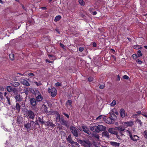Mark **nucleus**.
I'll return each instance as SVG.
<instances>
[{
    "instance_id": "1",
    "label": "nucleus",
    "mask_w": 147,
    "mask_h": 147,
    "mask_svg": "<svg viewBox=\"0 0 147 147\" xmlns=\"http://www.w3.org/2000/svg\"><path fill=\"white\" fill-rule=\"evenodd\" d=\"M93 125V126L90 127V129L94 132L99 133L100 131H104L106 129V127L102 125H99L96 126L95 124H94Z\"/></svg>"
},
{
    "instance_id": "2",
    "label": "nucleus",
    "mask_w": 147,
    "mask_h": 147,
    "mask_svg": "<svg viewBox=\"0 0 147 147\" xmlns=\"http://www.w3.org/2000/svg\"><path fill=\"white\" fill-rule=\"evenodd\" d=\"M126 131L128 133L129 136L131 139L134 141H137L139 139V137L136 135H134L132 136L130 131L128 130H127Z\"/></svg>"
},
{
    "instance_id": "3",
    "label": "nucleus",
    "mask_w": 147,
    "mask_h": 147,
    "mask_svg": "<svg viewBox=\"0 0 147 147\" xmlns=\"http://www.w3.org/2000/svg\"><path fill=\"white\" fill-rule=\"evenodd\" d=\"M48 91L49 92L51 93V95L53 97H55L57 94V90L55 88H52V89L49 88Z\"/></svg>"
},
{
    "instance_id": "4",
    "label": "nucleus",
    "mask_w": 147,
    "mask_h": 147,
    "mask_svg": "<svg viewBox=\"0 0 147 147\" xmlns=\"http://www.w3.org/2000/svg\"><path fill=\"white\" fill-rule=\"evenodd\" d=\"M70 129L72 133L76 137H78V132L77 128L73 126H71Z\"/></svg>"
},
{
    "instance_id": "5",
    "label": "nucleus",
    "mask_w": 147,
    "mask_h": 147,
    "mask_svg": "<svg viewBox=\"0 0 147 147\" xmlns=\"http://www.w3.org/2000/svg\"><path fill=\"white\" fill-rule=\"evenodd\" d=\"M79 142L81 143L82 145L84 146L85 147H90L89 146L90 144V142L88 140L82 141L80 140Z\"/></svg>"
},
{
    "instance_id": "6",
    "label": "nucleus",
    "mask_w": 147,
    "mask_h": 147,
    "mask_svg": "<svg viewBox=\"0 0 147 147\" xmlns=\"http://www.w3.org/2000/svg\"><path fill=\"white\" fill-rule=\"evenodd\" d=\"M27 117L30 119H33L35 117L34 113L31 111H29L27 112Z\"/></svg>"
},
{
    "instance_id": "7",
    "label": "nucleus",
    "mask_w": 147,
    "mask_h": 147,
    "mask_svg": "<svg viewBox=\"0 0 147 147\" xmlns=\"http://www.w3.org/2000/svg\"><path fill=\"white\" fill-rule=\"evenodd\" d=\"M20 81L21 83L27 86H30V84L29 82L26 80L24 79L21 78L20 79Z\"/></svg>"
},
{
    "instance_id": "8",
    "label": "nucleus",
    "mask_w": 147,
    "mask_h": 147,
    "mask_svg": "<svg viewBox=\"0 0 147 147\" xmlns=\"http://www.w3.org/2000/svg\"><path fill=\"white\" fill-rule=\"evenodd\" d=\"M38 95L36 97V101L40 102L43 99L42 96L41 95L40 93L38 92Z\"/></svg>"
},
{
    "instance_id": "9",
    "label": "nucleus",
    "mask_w": 147,
    "mask_h": 147,
    "mask_svg": "<svg viewBox=\"0 0 147 147\" xmlns=\"http://www.w3.org/2000/svg\"><path fill=\"white\" fill-rule=\"evenodd\" d=\"M82 128L83 131L85 133H87L88 134L90 135L91 134V132L89 131V129L87 127L85 126H83Z\"/></svg>"
},
{
    "instance_id": "10",
    "label": "nucleus",
    "mask_w": 147,
    "mask_h": 147,
    "mask_svg": "<svg viewBox=\"0 0 147 147\" xmlns=\"http://www.w3.org/2000/svg\"><path fill=\"white\" fill-rule=\"evenodd\" d=\"M116 129H117L115 128H110L108 130V131L111 134L117 135V132L115 131Z\"/></svg>"
},
{
    "instance_id": "11",
    "label": "nucleus",
    "mask_w": 147,
    "mask_h": 147,
    "mask_svg": "<svg viewBox=\"0 0 147 147\" xmlns=\"http://www.w3.org/2000/svg\"><path fill=\"white\" fill-rule=\"evenodd\" d=\"M30 102L31 104L33 106H35L36 105V100L33 98H31L30 99Z\"/></svg>"
},
{
    "instance_id": "12",
    "label": "nucleus",
    "mask_w": 147,
    "mask_h": 147,
    "mask_svg": "<svg viewBox=\"0 0 147 147\" xmlns=\"http://www.w3.org/2000/svg\"><path fill=\"white\" fill-rule=\"evenodd\" d=\"M42 109L43 113H45L47 114H48L49 112L47 110V108L46 105L43 104L42 105Z\"/></svg>"
},
{
    "instance_id": "13",
    "label": "nucleus",
    "mask_w": 147,
    "mask_h": 147,
    "mask_svg": "<svg viewBox=\"0 0 147 147\" xmlns=\"http://www.w3.org/2000/svg\"><path fill=\"white\" fill-rule=\"evenodd\" d=\"M34 123V122L33 121H31L30 123L25 124H24V127L27 129H29L31 127V124Z\"/></svg>"
},
{
    "instance_id": "14",
    "label": "nucleus",
    "mask_w": 147,
    "mask_h": 147,
    "mask_svg": "<svg viewBox=\"0 0 147 147\" xmlns=\"http://www.w3.org/2000/svg\"><path fill=\"white\" fill-rule=\"evenodd\" d=\"M58 121H59L62 124L65 125L67 126V125L66 124V122L64 120L63 118L61 117Z\"/></svg>"
},
{
    "instance_id": "15",
    "label": "nucleus",
    "mask_w": 147,
    "mask_h": 147,
    "mask_svg": "<svg viewBox=\"0 0 147 147\" xmlns=\"http://www.w3.org/2000/svg\"><path fill=\"white\" fill-rule=\"evenodd\" d=\"M121 116L122 117H124L125 116V110L123 109H120V111Z\"/></svg>"
},
{
    "instance_id": "16",
    "label": "nucleus",
    "mask_w": 147,
    "mask_h": 147,
    "mask_svg": "<svg viewBox=\"0 0 147 147\" xmlns=\"http://www.w3.org/2000/svg\"><path fill=\"white\" fill-rule=\"evenodd\" d=\"M110 143L112 145L115 147L119 146L120 144L119 143L114 142H111Z\"/></svg>"
},
{
    "instance_id": "17",
    "label": "nucleus",
    "mask_w": 147,
    "mask_h": 147,
    "mask_svg": "<svg viewBox=\"0 0 147 147\" xmlns=\"http://www.w3.org/2000/svg\"><path fill=\"white\" fill-rule=\"evenodd\" d=\"M133 124V122L132 121H130L124 123V125L125 126H129L132 125Z\"/></svg>"
},
{
    "instance_id": "18",
    "label": "nucleus",
    "mask_w": 147,
    "mask_h": 147,
    "mask_svg": "<svg viewBox=\"0 0 147 147\" xmlns=\"http://www.w3.org/2000/svg\"><path fill=\"white\" fill-rule=\"evenodd\" d=\"M16 100L18 101H20L22 100V98L21 96L19 95H18L16 96L15 97Z\"/></svg>"
},
{
    "instance_id": "19",
    "label": "nucleus",
    "mask_w": 147,
    "mask_h": 147,
    "mask_svg": "<svg viewBox=\"0 0 147 147\" xmlns=\"http://www.w3.org/2000/svg\"><path fill=\"white\" fill-rule=\"evenodd\" d=\"M72 101L71 100H69L66 102V106L68 107H71V106Z\"/></svg>"
},
{
    "instance_id": "20",
    "label": "nucleus",
    "mask_w": 147,
    "mask_h": 147,
    "mask_svg": "<svg viewBox=\"0 0 147 147\" xmlns=\"http://www.w3.org/2000/svg\"><path fill=\"white\" fill-rule=\"evenodd\" d=\"M102 135L108 138H109V132L107 131H104L102 133Z\"/></svg>"
},
{
    "instance_id": "21",
    "label": "nucleus",
    "mask_w": 147,
    "mask_h": 147,
    "mask_svg": "<svg viewBox=\"0 0 147 147\" xmlns=\"http://www.w3.org/2000/svg\"><path fill=\"white\" fill-rule=\"evenodd\" d=\"M115 128L116 129H117L120 131V132L124 131L125 129L124 127H116Z\"/></svg>"
},
{
    "instance_id": "22",
    "label": "nucleus",
    "mask_w": 147,
    "mask_h": 147,
    "mask_svg": "<svg viewBox=\"0 0 147 147\" xmlns=\"http://www.w3.org/2000/svg\"><path fill=\"white\" fill-rule=\"evenodd\" d=\"M67 141L69 143L71 144H72L73 142V141L71 140V136H70L69 135L68 136V137L67 139Z\"/></svg>"
},
{
    "instance_id": "23",
    "label": "nucleus",
    "mask_w": 147,
    "mask_h": 147,
    "mask_svg": "<svg viewBox=\"0 0 147 147\" xmlns=\"http://www.w3.org/2000/svg\"><path fill=\"white\" fill-rule=\"evenodd\" d=\"M11 84L12 86L15 87H16L19 86L20 85V83H19L17 82H14L12 83Z\"/></svg>"
},
{
    "instance_id": "24",
    "label": "nucleus",
    "mask_w": 147,
    "mask_h": 147,
    "mask_svg": "<svg viewBox=\"0 0 147 147\" xmlns=\"http://www.w3.org/2000/svg\"><path fill=\"white\" fill-rule=\"evenodd\" d=\"M16 110L18 111H19L20 109V106L19 104L18 103H17L16 105Z\"/></svg>"
},
{
    "instance_id": "25",
    "label": "nucleus",
    "mask_w": 147,
    "mask_h": 147,
    "mask_svg": "<svg viewBox=\"0 0 147 147\" xmlns=\"http://www.w3.org/2000/svg\"><path fill=\"white\" fill-rule=\"evenodd\" d=\"M72 146L74 147H79V144L77 142H73L72 144H71Z\"/></svg>"
},
{
    "instance_id": "26",
    "label": "nucleus",
    "mask_w": 147,
    "mask_h": 147,
    "mask_svg": "<svg viewBox=\"0 0 147 147\" xmlns=\"http://www.w3.org/2000/svg\"><path fill=\"white\" fill-rule=\"evenodd\" d=\"M38 121L42 124H45V122L42 120V118H41L40 117H38Z\"/></svg>"
},
{
    "instance_id": "27",
    "label": "nucleus",
    "mask_w": 147,
    "mask_h": 147,
    "mask_svg": "<svg viewBox=\"0 0 147 147\" xmlns=\"http://www.w3.org/2000/svg\"><path fill=\"white\" fill-rule=\"evenodd\" d=\"M61 16L60 15L56 16L54 19V21L55 22L58 21L61 19Z\"/></svg>"
},
{
    "instance_id": "28",
    "label": "nucleus",
    "mask_w": 147,
    "mask_h": 147,
    "mask_svg": "<svg viewBox=\"0 0 147 147\" xmlns=\"http://www.w3.org/2000/svg\"><path fill=\"white\" fill-rule=\"evenodd\" d=\"M4 96L6 98H7V101L8 102H9V98L7 95L8 94L6 92H5L4 93Z\"/></svg>"
},
{
    "instance_id": "29",
    "label": "nucleus",
    "mask_w": 147,
    "mask_h": 147,
    "mask_svg": "<svg viewBox=\"0 0 147 147\" xmlns=\"http://www.w3.org/2000/svg\"><path fill=\"white\" fill-rule=\"evenodd\" d=\"M7 90L9 92H10L12 91L11 87L10 86H8L6 88Z\"/></svg>"
},
{
    "instance_id": "30",
    "label": "nucleus",
    "mask_w": 147,
    "mask_h": 147,
    "mask_svg": "<svg viewBox=\"0 0 147 147\" xmlns=\"http://www.w3.org/2000/svg\"><path fill=\"white\" fill-rule=\"evenodd\" d=\"M9 57L11 60H13L14 59V56L13 54H11L9 55Z\"/></svg>"
},
{
    "instance_id": "31",
    "label": "nucleus",
    "mask_w": 147,
    "mask_h": 147,
    "mask_svg": "<svg viewBox=\"0 0 147 147\" xmlns=\"http://www.w3.org/2000/svg\"><path fill=\"white\" fill-rule=\"evenodd\" d=\"M79 3L82 5H84L85 2L84 0H79Z\"/></svg>"
},
{
    "instance_id": "32",
    "label": "nucleus",
    "mask_w": 147,
    "mask_h": 147,
    "mask_svg": "<svg viewBox=\"0 0 147 147\" xmlns=\"http://www.w3.org/2000/svg\"><path fill=\"white\" fill-rule=\"evenodd\" d=\"M116 102L115 100H113L112 102L111 103L110 105L111 106H113L116 104Z\"/></svg>"
},
{
    "instance_id": "33",
    "label": "nucleus",
    "mask_w": 147,
    "mask_h": 147,
    "mask_svg": "<svg viewBox=\"0 0 147 147\" xmlns=\"http://www.w3.org/2000/svg\"><path fill=\"white\" fill-rule=\"evenodd\" d=\"M137 54L138 57H140L142 55V54L141 53V51L140 50H138L137 51Z\"/></svg>"
},
{
    "instance_id": "34",
    "label": "nucleus",
    "mask_w": 147,
    "mask_h": 147,
    "mask_svg": "<svg viewBox=\"0 0 147 147\" xmlns=\"http://www.w3.org/2000/svg\"><path fill=\"white\" fill-rule=\"evenodd\" d=\"M60 115L59 114L57 113V116L56 117V119L57 120V121H58V120L60 119L61 118Z\"/></svg>"
},
{
    "instance_id": "35",
    "label": "nucleus",
    "mask_w": 147,
    "mask_h": 147,
    "mask_svg": "<svg viewBox=\"0 0 147 147\" xmlns=\"http://www.w3.org/2000/svg\"><path fill=\"white\" fill-rule=\"evenodd\" d=\"M48 125L49 126H53L54 124H53V123L49 121L47 123Z\"/></svg>"
},
{
    "instance_id": "36",
    "label": "nucleus",
    "mask_w": 147,
    "mask_h": 147,
    "mask_svg": "<svg viewBox=\"0 0 147 147\" xmlns=\"http://www.w3.org/2000/svg\"><path fill=\"white\" fill-rule=\"evenodd\" d=\"M134 49H139L140 48H141V47L139 45H134Z\"/></svg>"
},
{
    "instance_id": "37",
    "label": "nucleus",
    "mask_w": 147,
    "mask_h": 147,
    "mask_svg": "<svg viewBox=\"0 0 147 147\" xmlns=\"http://www.w3.org/2000/svg\"><path fill=\"white\" fill-rule=\"evenodd\" d=\"M144 134L145 138L147 139V131H144Z\"/></svg>"
},
{
    "instance_id": "38",
    "label": "nucleus",
    "mask_w": 147,
    "mask_h": 147,
    "mask_svg": "<svg viewBox=\"0 0 147 147\" xmlns=\"http://www.w3.org/2000/svg\"><path fill=\"white\" fill-rule=\"evenodd\" d=\"M123 78L127 80L129 79V77L126 75H125L123 76Z\"/></svg>"
},
{
    "instance_id": "39",
    "label": "nucleus",
    "mask_w": 147,
    "mask_h": 147,
    "mask_svg": "<svg viewBox=\"0 0 147 147\" xmlns=\"http://www.w3.org/2000/svg\"><path fill=\"white\" fill-rule=\"evenodd\" d=\"M84 50V48L83 47H80L79 49V51L80 52H82Z\"/></svg>"
},
{
    "instance_id": "40",
    "label": "nucleus",
    "mask_w": 147,
    "mask_h": 147,
    "mask_svg": "<svg viewBox=\"0 0 147 147\" xmlns=\"http://www.w3.org/2000/svg\"><path fill=\"white\" fill-rule=\"evenodd\" d=\"M136 62L138 63L139 64H141L142 63V61L139 59L137 60L136 61Z\"/></svg>"
},
{
    "instance_id": "41",
    "label": "nucleus",
    "mask_w": 147,
    "mask_h": 147,
    "mask_svg": "<svg viewBox=\"0 0 147 147\" xmlns=\"http://www.w3.org/2000/svg\"><path fill=\"white\" fill-rule=\"evenodd\" d=\"M61 85V84L59 82H57L55 84L56 86H59Z\"/></svg>"
},
{
    "instance_id": "42",
    "label": "nucleus",
    "mask_w": 147,
    "mask_h": 147,
    "mask_svg": "<svg viewBox=\"0 0 147 147\" xmlns=\"http://www.w3.org/2000/svg\"><path fill=\"white\" fill-rule=\"evenodd\" d=\"M0 98L1 99H2L3 98V93L0 92Z\"/></svg>"
},
{
    "instance_id": "43",
    "label": "nucleus",
    "mask_w": 147,
    "mask_h": 147,
    "mask_svg": "<svg viewBox=\"0 0 147 147\" xmlns=\"http://www.w3.org/2000/svg\"><path fill=\"white\" fill-rule=\"evenodd\" d=\"M134 59H136L137 58V56L136 54H134L132 55Z\"/></svg>"
},
{
    "instance_id": "44",
    "label": "nucleus",
    "mask_w": 147,
    "mask_h": 147,
    "mask_svg": "<svg viewBox=\"0 0 147 147\" xmlns=\"http://www.w3.org/2000/svg\"><path fill=\"white\" fill-rule=\"evenodd\" d=\"M93 80V78L92 77H90L88 78V80L89 81L91 82Z\"/></svg>"
},
{
    "instance_id": "45",
    "label": "nucleus",
    "mask_w": 147,
    "mask_h": 147,
    "mask_svg": "<svg viewBox=\"0 0 147 147\" xmlns=\"http://www.w3.org/2000/svg\"><path fill=\"white\" fill-rule=\"evenodd\" d=\"M94 136L95 138H96L97 139H99V137L98 134H96L95 135H94Z\"/></svg>"
},
{
    "instance_id": "46",
    "label": "nucleus",
    "mask_w": 147,
    "mask_h": 147,
    "mask_svg": "<svg viewBox=\"0 0 147 147\" xmlns=\"http://www.w3.org/2000/svg\"><path fill=\"white\" fill-rule=\"evenodd\" d=\"M63 115L65 116H66L67 118H69V115L67 114H66L65 113H63Z\"/></svg>"
},
{
    "instance_id": "47",
    "label": "nucleus",
    "mask_w": 147,
    "mask_h": 147,
    "mask_svg": "<svg viewBox=\"0 0 147 147\" xmlns=\"http://www.w3.org/2000/svg\"><path fill=\"white\" fill-rule=\"evenodd\" d=\"M60 45L61 46V47H62L63 48V49H64L65 48V46L63 45L62 44L60 43Z\"/></svg>"
},
{
    "instance_id": "48",
    "label": "nucleus",
    "mask_w": 147,
    "mask_h": 147,
    "mask_svg": "<svg viewBox=\"0 0 147 147\" xmlns=\"http://www.w3.org/2000/svg\"><path fill=\"white\" fill-rule=\"evenodd\" d=\"M104 87V86L103 85H100V86L99 88L101 89H103Z\"/></svg>"
},
{
    "instance_id": "49",
    "label": "nucleus",
    "mask_w": 147,
    "mask_h": 147,
    "mask_svg": "<svg viewBox=\"0 0 147 147\" xmlns=\"http://www.w3.org/2000/svg\"><path fill=\"white\" fill-rule=\"evenodd\" d=\"M4 90V88L2 86H0V91H2Z\"/></svg>"
},
{
    "instance_id": "50",
    "label": "nucleus",
    "mask_w": 147,
    "mask_h": 147,
    "mask_svg": "<svg viewBox=\"0 0 147 147\" xmlns=\"http://www.w3.org/2000/svg\"><path fill=\"white\" fill-rule=\"evenodd\" d=\"M102 115H100L98 117L96 118V119H101Z\"/></svg>"
},
{
    "instance_id": "51",
    "label": "nucleus",
    "mask_w": 147,
    "mask_h": 147,
    "mask_svg": "<svg viewBox=\"0 0 147 147\" xmlns=\"http://www.w3.org/2000/svg\"><path fill=\"white\" fill-rule=\"evenodd\" d=\"M46 62H48L50 63H52V62L48 59H46Z\"/></svg>"
},
{
    "instance_id": "52",
    "label": "nucleus",
    "mask_w": 147,
    "mask_h": 147,
    "mask_svg": "<svg viewBox=\"0 0 147 147\" xmlns=\"http://www.w3.org/2000/svg\"><path fill=\"white\" fill-rule=\"evenodd\" d=\"M35 83L37 86H39L41 85V84L40 83H38L36 82H35Z\"/></svg>"
},
{
    "instance_id": "53",
    "label": "nucleus",
    "mask_w": 147,
    "mask_h": 147,
    "mask_svg": "<svg viewBox=\"0 0 147 147\" xmlns=\"http://www.w3.org/2000/svg\"><path fill=\"white\" fill-rule=\"evenodd\" d=\"M117 80L119 81L120 80V77L119 75H118L117 76Z\"/></svg>"
},
{
    "instance_id": "54",
    "label": "nucleus",
    "mask_w": 147,
    "mask_h": 147,
    "mask_svg": "<svg viewBox=\"0 0 147 147\" xmlns=\"http://www.w3.org/2000/svg\"><path fill=\"white\" fill-rule=\"evenodd\" d=\"M93 46L94 47H95L96 46V44L95 42H94L93 43Z\"/></svg>"
},
{
    "instance_id": "55",
    "label": "nucleus",
    "mask_w": 147,
    "mask_h": 147,
    "mask_svg": "<svg viewBox=\"0 0 147 147\" xmlns=\"http://www.w3.org/2000/svg\"><path fill=\"white\" fill-rule=\"evenodd\" d=\"M142 115L145 117L147 118V113H144L142 114Z\"/></svg>"
},
{
    "instance_id": "56",
    "label": "nucleus",
    "mask_w": 147,
    "mask_h": 147,
    "mask_svg": "<svg viewBox=\"0 0 147 147\" xmlns=\"http://www.w3.org/2000/svg\"><path fill=\"white\" fill-rule=\"evenodd\" d=\"M93 15H95L97 14V12L96 11H94L92 13Z\"/></svg>"
},
{
    "instance_id": "57",
    "label": "nucleus",
    "mask_w": 147,
    "mask_h": 147,
    "mask_svg": "<svg viewBox=\"0 0 147 147\" xmlns=\"http://www.w3.org/2000/svg\"><path fill=\"white\" fill-rule=\"evenodd\" d=\"M28 75L29 76H34V74L32 73H29Z\"/></svg>"
},
{
    "instance_id": "58",
    "label": "nucleus",
    "mask_w": 147,
    "mask_h": 147,
    "mask_svg": "<svg viewBox=\"0 0 147 147\" xmlns=\"http://www.w3.org/2000/svg\"><path fill=\"white\" fill-rule=\"evenodd\" d=\"M41 9L43 10H46L47 9V8L45 7H42L41 8Z\"/></svg>"
},
{
    "instance_id": "59",
    "label": "nucleus",
    "mask_w": 147,
    "mask_h": 147,
    "mask_svg": "<svg viewBox=\"0 0 147 147\" xmlns=\"http://www.w3.org/2000/svg\"><path fill=\"white\" fill-rule=\"evenodd\" d=\"M137 122L138 123H139L140 125L141 124V121L140 120H137Z\"/></svg>"
},
{
    "instance_id": "60",
    "label": "nucleus",
    "mask_w": 147,
    "mask_h": 147,
    "mask_svg": "<svg viewBox=\"0 0 147 147\" xmlns=\"http://www.w3.org/2000/svg\"><path fill=\"white\" fill-rule=\"evenodd\" d=\"M112 56L115 60H116V57L114 55H112Z\"/></svg>"
},
{
    "instance_id": "61",
    "label": "nucleus",
    "mask_w": 147,
    "mask_h": 147,
    "mask_svg": "<svg viewBox=\"0 0 147 147\" xmlns=\"http://www.w3.org/2000/svg\"><path fill=\"white\" fill-rule=\"evenodd\" d=\"M137 113L139 115L141 114V112L140 111H138Z\"/></svg>"
},
{
    "instance_id": "62",
    "label": "nucleus",
    "mask_w": 147,
    "mask_h": 147,
    "mask_svg": "<svg viewBox=\"0 0 147 147\" xmlns=\"http://www.w3.org/2000/svg\"><path fill=\"white\" fill-rule=\"evenodd\" d=\"M120 135L121 136H123V134L122 133V131H120Z\"/></svg>"
},
{
    "instance_id": "63",
    "label": "nucleus",
    "mask_w": 147,
    "mask_h": 147,
    "mask_svg": "<svg viewBox=\"0 0 147 147\" xmlns=\"http://www.w3.org/2000/svg\"><path fill=\"white\" fill-rule=\"evenodd\" d=\"M116 135L117 137V138H118L119 139H120V138H119V136H118V135H117H117Z\"/></svg>"
},
{
    "instance_id": "64",
    "label": "nucleus",
    "mask_w": 147,
    "mask_h": 147,
    "mask_svg": "<svg viewBox=\"0 0 147 147\" xmlns=\"http://www.w3.org/2000/svg\"><path fill=\"white\" fill-rule=\"evenodd\" d=\"M25 93L26 94H28V92L27 91H26L25 92Z\"/></svg>"
}]
</instances>
